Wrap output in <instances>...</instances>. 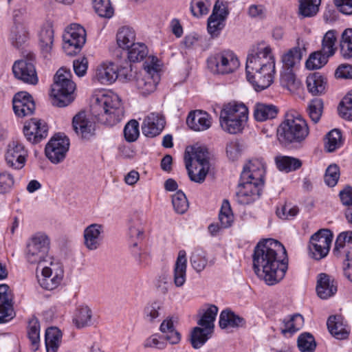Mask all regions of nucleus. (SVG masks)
<instances>
[{"label": "nucleus", "mask_w": 352, "mask_h": 352, "mask_svg": "<svg viewBox=\"0 0 352 352\" xmlns=\"http://www.w3.org/2000/svg\"><path fill=\"white\" fill-rule=\"evenodd\" d=\"M219 219L221 227L227 228L230 227L234 221V216L232 212L230 203L228 200H224L222 203L221 208L219 214Z\"/></svg>", "instance_id": "5fc2aeb1"}, {"label": "nucleus", "mask_w": 352, "mask_h": 352, "mask_svg": "<svg viewBox=\"0 0 352 352\" xmlns=\"http://www.w3.org/2000/svg\"><path fill=\"white\" fill-rule=\"evenodd\" d=\"M12 103L13 110L19 117L32 115L35 109V104L32 96L25 91L16 94L13 98Z\"/></svg>", "instance_id": "b1692460"}, {"label": "nucleus", "mask_w": 352, "mask_h": 352, "mask_svg": "<svg viewBox=\"0 0 352 352\" xmlns=\"http://www.w3.org/2000/svg\"><path fill=\"white\" fill-rule=\"evenodd\" d=\"M218 307L210 305L199 320L198 324L211 330L214 327V322L218 313Z\"/></svg>", "instance_id": "09e8293b"}, {"label": "nucleus", "mask_w": 352, "mask_h": 352, "mask_svg": "<svg viewBox=\"0 0 352 352\" xmlns=\"http://www.w3.org/2000/svg\"><path fill=\"white\" fill-rule=\"evenodd\" d=\"M146 222L143 214L135 213L131 217L129 225V235L131 239V252L137 264L142 268L148 266L151 263V256L145 250L138 248L139 241L144 236V226Z\"/></svg>", "instance_id": "0eeeda50"}, {"label": "nucleus", "mask_w": 352, "mask_h": 352, "mask_svg": "<svg viewBox=\"0 0 352 352\" xmlns=\"http://www.w3.org/2000/svg\"><path fill=\"white\" fill-rule=\"evenodd\" d=\"M61 331L56 327H50L45 332L47 352H57L61 342Z\"/></svg>", "instance_id": "58836bf2"}, {"label": "nucleus", "mask_w": 352, "mask_h": 352, "mask_svg": "<svg viewBox=\"0 0 352 352\" xmlns=\"http://www.w3.org/2000/svg\"><path fill=\"white\" fill-rule=\"evenodd\" d=\"M190 263L197 272H202L208 264L206 253L202 250H195L191 254Z\"/></svg>", "instance_id": "8fccbe9b"}, {"label": "nucleus", "mask_w": 352, "mask_h": 352, "mask_svg": "<svg viewBox=\"0 0 352 352\" xmlns=\"http://www.w3.org/2000/svg\"><path fill=\"white\" fill-rule=\"evenodd\" d=\"M208 61L210 67H214V71L220 74H231L240 65L237 56L230 50L219 52L210 56Z\"/></svg>", "instance_id": "9b49d317"}, {"label": "nucleus", "mask_w": 352, "mask_h": 352, "mask_svg": "<svg viewBox=\"0 0 352 352\" xmlns=\"http://www.w3.org/2000/svg\"><path fill=\"white\" fill-rule=\"evenodd\" d=\"M211 330L205 327H195L190 335V342L195 349H199L209 338Z\"/></svg>", "instance_id": "a18cd8bd"}, {"label": "nucleus", "mask_w": 352, "mask_h": 352, "mask_svg": "<svg viewBox=\"0 0 352 352\" xmlns=\"http://www.w3.org/2000/svg\"><path fill=\"white\" fill-rule=\"evenodd\" d=\"M63 50L67 54H76L86 41V31L78 24H72L63 36Z\"/></svg>", "instance_id": "f8f14e48"}, {"label": "nucleus", "mask_w": 352, "mask_h": 352, "mask_svg": "<svg viewBox=\"0 0 352 352\" xmlns=\"http://www.w3.org/2000/svg\"><path fill=\"white\" fill-rule=\"evenodd\" d=\"M135 40V31L129 27H122L117 32L116 41L119 47L128 50Z\"/></svg>", "instance_id": "c9c22d12"}, {"label": "nucleus", "mask_w": 352, "mask_h": 352, "mask_svg": "<svg viewBox=\"0 0 352 352\" xmlns=\"http://www.w3.org/2000/svg\"><path fill=\"white\" fill-rule=\"evenodd\" d=\"M275 162L277 168L285 173L294 171L302 166V162L299 159L289 156H276L275 157Z\"/></svg>", "instance_id": "4c0bfd02"}, {"label": "nucleus", "mask_w": 352, "mask_h": 352, "mask_svg": "<svg viewBox=\"0 0 352 352\" xmlns=\"http://www.w3.org/2000/svg\"><path fill=\"white\" fill-rule=\"evenodd\" d=\"M160 64L153 60L145 66V74L137 76L135 85L142 95L147 96L155 90L160 81Z\"/></svg>", "instance_id": "9d476101"}, {"label": "nucleus", "mask_w": 352, "mask_h": 352, "mask_svg": "<svg viewBox=\"0 0 352 352\" xmlns=\"http://www.w3.org/2000/svg\"><path fill=\"white\" fill-rule=\"evenodd\" d=\"M210 6L209 0H192L190 8L194 16L200 17L208 13Z\"/></svg>", "instance_id": "e2e57ef3"}, {"label": "nucleus", "mask_w": 352, "mask_h": 352, "mask_svg": "<svg viewBox=\"0 0 352 352\" xmlns=\"http://www.w3.org/2000/svg\"><path fill=\"white\" fill-rule=\"evenodd\" d=\"M265 165L262 159H253L248 162L241 174V181H248L263 185Z\"/></svg>", "instance_id": "a211bd4d"}, {"label": "nucleus", "mask_w": 352, "mask_h": 352, "mask_svg": "<svg viewBox=\"0 0 352 352\" xmlns=\"http://www.w3.org/2000/svg\"><path fill=\"white\" fill-rule=\"evenodd\" d=\"M118 76V67L113 63H102L95 71L93 80L102 85H111Z\"/></svg>", "instance_id": "a878e982"}, {"label": "nucleus", "mask_w": 352, "mask_h": 352, "mask_svg": "<svg viewBox=\"0 0 352 352\" xmlns=\"http://www.w3.org/2000/svg\"><path fill=\"white\" fill-rule=\"evenodd\" d=\"M39 45L43 54L47 56L52 50L54 42V30L52 24L45 23L38 33Z\"/></svg>", "instance_id": "2f4dec72"}, {"label": "nucleus", "mask_w": 352, "mask_h": 352, "mask_svg": "<svg viewBox=\"0 0 352 352\" xmlns=\"http://www.w3.org/2000/svg\"><path fill=\"white\" fill-rule=\"evenodd\" d=\"M298 347L301 352H314L316 343L314 336L309 333H304L298 338Z\"/></svg>", "instance_id": "6e6d98bb"}, {"label": "nucleus", "mask_w": 352, "mask_h": 352, "mask_svg": "<svg viewBox=\"0 0 352 352\" xmlns=\"http://www.w3.org/2000/svg\"><path fill=\"white\" fill-rule=\"evenodd\" d=\"M280 85L291 92H295L301 86L300 81L296 78L292 69L285 70L280 73Z\"/></svg>", "instance_id": "37998d69"}, {"label": "nucleus", "mask_w": 352, "mask_h": 352, "mask_svg": "<svg viewBox=\"0 0 352 352\" xmlns=\"http://www.w3.org/2000/svg\"><path fill=\"white\" fill-rule=\"evenodd\" d=\"M340 116L348 120H352V91L348 93L338 107Z\"/></svg>", "instance_id": "bf43d9fd"}, {"label": "nucleus", "mask_w": 352, "mask_h": 352, "mask_svg": "<svg viewBox=\"0 0 352 352\" xmlns=\"http://www.w3.org/2000/svg\"><path fill=\"white\" fill-rule=\"evenodd\" d=\"M28 337L33 346V349H38L40 342V323L36 318H32L29 320Z\"/></svg>", "instance_id": "49530a36"}, {"label": "nucleus", "mask_w": 352, "mask_h": 352, "mask_svg": "<svg viewBox=\"0 0 352 352\" xmlns=\"http://www.w3.org/2000/svg\"><path fill=\"white\" fill-rule=\"evenodd\" d=\"M229 14L227 7L217 1L213 8L211 15L208 19L207 29L212 37H217L226 25V20Z\"/></svg>", "instance_id": "dca6fc26"}, {"label": "nucleus", "mask_w": 352, "mask_h": 352, "mask_svg": "<svg viewBox=\"0 0 352 352\" xmlns=\"http://www.w3.org/2000/svg\"><path fill=\"white\" fill-rule=\"evenodd\" d=\"M340 177V168L336 164H331L326 170L324 182L330 187L335 186Z\"/></svg>", "instance_id": "338daca9"}, {"label": "nucleus", "mask_w": 352, "mask_h": 352, "mask_svg": "<svg viewBox=\"0 0 352 352\" xmlns=\"http://www.w3.org/2000/svg\"><path fill=\"white\" fill-rule=\"evenodd\" d=\"M21 16L22 12L21 10L14 11V23L10 29L9 39L12 45L16 48L25 45L30 38L28 28Z\"/></svg>", "instance_id": "f3484780"}, {"label": "nucleus", "mask_w": 352, "mask_h": 352, "mask_svg": "<svg viewBox=\"0 0 352 352\" xmlns=\"http://www.w3.org/2000/svg\"><path fill=\"white\" fill-rule=\"evenodd\" d=\"M91 318L92 311L91 309L88 306L83 305L76 309L73 322L77 328L81 329L92 324Z\"/></svg>", "instance_id": "ea45409f"}, {"label": "nucleus", "mask_w": 352, "mask_h": 352, "mask_svg": "<svg viewBox=\"0 0 352 352\" xmlns=\"http://www.w3.org/2000/svg\"><path fill=\"white\" fill-rule=\"evenodd\" d=\"M144 348H152L158 350H163L166 348L167 344L160 338V335L154 333L148 337L144 342Z\"/></svg>", "instance_id": "774afa93"}, {"label": "nucleus", "mask_w": 352, "mask_h": 352, "mask_svg": "<svg viewBox=\"0 0 352 352\" xmlns=\"http://www.w3.org/2000/svg\"><path fill=\"white\" fill-rule=\"evenodd\" d=\"M192 155L185 153L186 168L190 180L201 184L205 180L209 170L208 152L206 148L199 146L195 148Z\"/></svg>", "instance_id": "1a4fd4ad"}, {"label": "nucleus", "mask_w": 352, "mask_h": 352, "mask_svg": "<svg viewBox=\"0 0 352 352\" xmlns=\"http://www.w3.org/2000/svg\"><path fill=\"white\" fill-rule=\"evenodd\" d=\"M94 8L101 17L111 18L114 12L110 0H94Z\"/></svg>", "instance_id": "13d9d810"}, {"label": "nucleus", "mask_w": 352, "mask_h": 352, "mask_svg": "<svg viewBox=\"0 0 352 352\" xmlns=\"http://www.w3.org/2000/svg\"><path fill=\"white\" fill-rule=\"evenodd\" d=\"M69 148V140L60 133L53 136L45 146V155L53 164L63 161Z\"/></svg>", "instance_id": "4468645a"}, {"label": "nucleus", "mask_w": 352, "mask_h": 352, "mask_svg": "<svg viewBox=\"0 0 352 352\" xmlns=\"http://www.w3.org/2000/svg\"><path fill=\"white\" fill-rule=\"evenodd\" d=\"M162 309L163 302L162 300H155L148 302L143 311L144 319L149 323L155 322L156 319L160 316Z\"/></svg>", "instance_id": "a19ab883"}, {"label": "nucleus", "mask_w": 352, "mask_h": 352, "mask_svg": "<svg viewBox=\"0 0 352 352\" xmlns=\"http://www.w3.org/2000/svg\"><path fill=\"white\" fill-rule=\"evenodd\" d=\"M246 324L245 318L235 314L230 310L226 309L221 311L219 316V326L222 329L228 327H243Z\"/></svg>", "instance_id": "473e14b6"}, {"label": "nucleus", "mask_w": 352, "mask_h": 352, "mask_svg": "<svg viewBox=\"0 0 352 352\" xmlns=\"http://www.w3.org/2000/svg\"><path fill=\"white\" fill-rule=\"evenodd\" d=\"M34 59V55L29 54L25 59L16 61L12 66L14 76L25 83L36 85L38 79Z\"/></svg>", "instance_id": "2eb2a0df"}, {"label": "nucleus", "mask_w": 352, "mask_h": 352, "mask_svg": "<svg viewBox=\"0 0 352 352\" xmlns=\"http://www.w3.org/2000/svg\"><path fill=\"white\" fill-rule=\"evenodd\" d=\"M321 0H299V14L303 17H312L319 11Z\"/></svg>", "instance_id": "c03bdc74"}, {"label": "nucleus", "mask_w": 352, "mask_h": 352, "mask_svg": "<svg viewBox=\"0 0 352 352\" xmlns=\"http://www.w3.org/2000/svg\"><path fill=\"white\" fill-rule=\"evenodd\" d=\"M140 134L139 123L135 120L129 121L124 129V135L126 141L129 142L137 140Z\"/></svg>", "instance_id": "69168bd1"}, {"label": "nucleus", "mask_w": 352, "mask_h": 352, "mask_svg": "<svg viewBox=\"0 0 352 352\" xmlns=\"http://www.w3.org/2000/svg\"><path fill=\"white\" fill-rule=\"evenodd\" d=\"M352 243V231H345L341 232L337 237L333 253L336 256H340L342 250L344 249L346 245Z\"/></svg>", "instance_id": "680f3d73"}, {"label": "nucleus", "mask_w": 352, "mask_h": 352, "mask_svg": "<svg viewBox=\"0 0 352 352\" xmlns=\"http://www.w3.org/2000/svg\"><path fill=\"white\" fill-rule=\"evenodd\" d=\"M72 125L75 132L82 138H89L94 134V126L86 118L84 113H79L74 117Z\"/></svg>", "instance_id": "c756f323"}, {"label": "nucleus", "mask_w": 352, "mask_h": 352, "mask_svg": "<svg viewBox=\"0 0 352 352\" xmlns=\"http://www.w3.org/2000/svg\"><path fill=\"white\" fill-rule=\"evenodd\" d=\"M316 292L320 298L327 299L337 292V283L327 274H320L318 276Z\"/></svg>", "instance_id": "cd10ccee"}, {"label": "nucleus", "mask_w": 352, "mask_h": 352, "mask_svg": "<svg viewBox=\"0 0 352 352\" xmlns=\"http://www.w3.org/2000/svg\"><path fill=\"white\" fill-rule=\"evenodd\" d=\"M48 127L47 124L41 120L32 118L25 122L23 126V133L27 140L32 144L40 142L47 135Z\"/></svg>", "instance_id": "412c9836"}, {"label": "nucleus", "mask_w": 352, "mask_h": 352, "mask_svg": "<svg viewBox=\"0 0 352 352\" xmlns=\"http://www.w3.org/2000/svg\"><path fill=\"white\" fill-rule=\"evenodd\" d=\"M71 77V72L66 68L61 67L56 72L51 92L54 105L64 107L74 100L73 94L76 85Z\"/></svg>", "instance_id": "6e6552de"}, {"label": "nucleus", "mask_w": 352, "mask_h": 352, "mask_svg": "<svg viewBox=\"0 0 352 352\" xmlns=\"http://www.w3.org/2000/svg\"><path fill=\"white\" fill-rule=\"evenodd\" d=\"M336 32L333 30L328 31L323 37L321 52L329 57L333 56L336 50Z\"/></svg>", "instance_id": "864d4df0"}, {"label": "nucleus", "mask_w": 352, "mask_h": 352, "mask_svg": "<svg viewBox=\"0 0 352 352\" xmlns=\"http://www.w3.org/2000/svg\"><path fill=\"white\" fill-rule=\"evenodd\" d=\"M186 253L184 250H180L173 271L174 284L177 287H182L186 282Z\"/></svg>", "instance_id": "7c9ffc66"}, {"label": "nucleus", "mask_w": 352, "mask_h": 352, "mask_svg": "<svg viewBox=\"0 0 352 352\" xmlns=\"http://www.w3.org/2000/svg\"><path fill=\"white\" fill-rule=\"evenodd\" d=\"M248 80L255 90L262 91L273 82L275 73V60L269 46L259 45L248 56L246 62Z\"/></svg>", "instance_id": "f03ea898"}, {"label": "nucleus", "mask_w": 352, "mask_h": 352, "mask_svg": "<svg viewBox=\"0 0 352 352\" xmlns=\"http://www.w3.org/2000/svg\"><path fill=\"white\" fill-rule=\"evenodd\" d=\"M51 240L45 232H36L27 241L24 257L30 265L39 266L48 264L56 259L50 254Z\"/></svg>", "instance_id": "20e7f679"}, {"label": "nucleus", "mask_w": 352, "mask_h": 352, "mask_svg": "<svg viewBox=\"0 0 352 352\" xmlns=\"http://www.w3.org/2000/svg\"><path fill=\"white\" fill-rule=\"evenodd\" d=\"M103 226L92 223L85 228L83 232L84 245L89 250L98 249L103 241Z\"/></svg>", "instance_id": "5701e85b"}, {"label": "nucleus", "mask_w": 352, "mask_h": 352, "mask_svg": "<svg viewBox=\"0 0 352 352\" xmlns=\"http://www.w3.org/2000/svg\"><path fill=\"white\" fill-rule=\"evenodd\" d=\"M27 156L28 151L18 140H13L8 145L6 161L10 167L14 169L22 168L25 164Z\"/></svg>", "instance_id": "6ab92c4d"}, {"label": "nucleus", "mask_w": 352, "mask_h": 352, "mask_svg": "<svg viewBox=\"0 0 352 352\" xmlns=\"http://www.w3.org/2000/svg\"><path fill=\"white\" fill-rule=\"evenodd\" d=\"M42 267L41 278L38 279L40 285L47 290L56 288L63 278L64 271L61 263L55 260Z\"/></svg>", "instance_id": "ddd939ff"}, {"label": "nucleus", "mask_w": 352, "mask_h": 352, "mask_svg": "<svg viewBox=\"0 0 352 352\" xmlns=\"http://www.w3.org/2000/svg\"><path fill=\"white\" fill-rule=\"evenodd\" d=\"M186 124L193 131H204L211 126L212 119L207 112L195 110L188 114Z\"/></svg>", "instance_id": "bb28decb"}, {"label": "nucleus", "mask_w": 352, "mask_h": 352, "mask_svg": "<svg viewBox=\"0 0 352 352\" xmlns=\"http://www.w3.org/2000/svg\"><path fill=\"white\" fill-rule=\"evenodd\" d=\"M329 56L318 51L312 53L306 61V67L309 69L314 70L323 67L328 62Z\"/></svg>", "instance_id": "603ef678"}, {"label": "nucleus", "mask_w": 352, "mask_h": 352, "mask_svg": "<svg viewBox=\"0 0 352 352\" xmlns=\"http://www.w3.org/2000/svg\"><path fill=\"white\" fill-rule=\"evenodd\" d=\"M277 113L278 109L274 104L258 102L254 106V116L258 122L273 119Z\"/></svg>", "instance_id": "72a5a7b5"}, {"label": "nucleus", "mask_w": 352, "mask_h": 352, "mask_svg": "<svg viewBox=\"0 0 352 352\" xmlns=\"http://www.w3.org/2000/svg\"><path fill=\"white\" fill-rule=\"evenodd\" d=\"M306 83L309 92L316 96L324 92L327 79L319 73H314L307 78Z\"/></svg>", "instance_id": "f704fd0d"}, {"label": "nucleus", "mask_w": 352, "mask_h": 352, "mask_svg": "<svg viewBox=\"0 0 352 352\" xmlns=\"http://www.w3.org/2000/svg\"><path fill=\"white\" fill-rule=\"evenodd\" d=\"M323 111V102L320 98L311 100L307 107V113L311 121L316 124L320 120Z\"/></svg>", "instance_id": "3c124183"}, {"label": "nucleus", "mask_w": 352, "mask_h": 352, "mask_svg": "<svg viewBox=\"0 0 352 352\" xmlns=\"http://www.w3.org/2000/svg\"><path fill=\"white\" fill-rule=\"evenodd\" d=\"M127 52L131 62L141 61L148 54L147 47L142 43H135Z\"/></svg>", "instance_id": "de8ad7c7"}, {"label": "nucleus", "mask_w": 352, "mask_h": 352, "mask_svg": "<svg viewBox=\"0 0 352 352\" xmlns=\"http://www.w3.org/2000/svg\"><path fill=\"white\" fill-rule=\"evenodd\" d=\"M309 134L306 121L298 115L287 114L285 120L277 130V135L282 144L299 143Z\"/></svg>", "instance_id": "423d86ee"}, {"label": "nucleus", "mask_w": 352, "mask_h": 352, "mask_svg": "<svg viewBox=\"0 0 352 352\" xmlns=\"http://www.w3.org/2000/svg\"><path fill=\"white\" fill-rule=\"evenodd\" d=\"M261 186L248 181H241L236 192V201L242 205L253 203L258 199L261 194Z\"/></svg>", "instance_id": "aec40b11"}, {"label": "nucleus", "mask_w": 352, "mask_h": 352, "mask_svg": "<svg viewBox=\"0 0 352 352\" xmlns=\"http://www.w3.org/2000/svg\"><path fill=\"white\" fill-rule=\"evenodd\" d=\"M91 112L98 122L109 126L120 122L124 116L122 100L113 92H107L97 97L91 106Z\"/></svg>", "instance_id": "7ed1b4c3"}, {"label": "nucleus", "mask_w": 352, "mask_h": 352, "mask_svg": "<svg viewBox=\"0 0 352 352\" xmlns=\"http://www.w3.org/2000/svg\"><path fill=\"white\" fill-rule=\"evenodd\" d=\"M15 316L12 295L6 284L0 285V323L11 320Z\"/></svg>", "instance_id": "4be33fe9"}, {"label": "nucleus", "mask_w": 352, "mask_h": 352, "mask_svg": "<svg viewBox=\"0 0 352 352\" xmlns=\"http://www.w3.org/2000/svg\"><path fill=\"white\" fill-rule=\"evenodd\" d=\"M303 317L300 314H296L283 320L280 331L284 335L287 333H294L299 331L303 327Z\"/></svg>", "instance_id": "e433bc0d"}, {"label": "nucleus", "mask_w": 352, "mask_h": 352, "mask_svg": "<svg viewBox=\"0 0 352 352\" xmlns=\"http://www.w3.org/2000/svg\"><path fill=\"white\" fill-rule=\"evenodd\" d=\"M248 120V107L243 103L236 102L223 105L219 116L221 129L230 134L242 132Z\"/></svg>", "instance_id": "39448f33"}, {"label": "nucleus", "mask_w": 352, "mask_h": 352, "mask_svg": "<svg viewBox=\"0 0 352 352\" xmlns=\"http://www.w3.org/2000/svg\"><path fill=\"white\" fill-rule=\"evenodd\" d=\"M332 241V234L329 230H320L311 236L309 243L319 246L330 247Z\"/></svg>", "instance_id": "4d7b16f0"}, {"label": "nucleus", "mask_w": 352, "mask_h": 352, "mask_svg": "<svg viewBox=\"0 0 352 352\" xmlns=\"http://www.w3.org/2000/svg\"><path fill=\"white\" fill-rule=\"evenodd\" d=\"M327 325L330 333L336 339L344 340L348 338L349 330L341 316H331L327 320Z\"/></svg>", "instance_id": "c85d7f7f"}, {"label": "nucleus", "mask_w": 352, "mask_h": 352, "mask_svg": "<svg viewBox=\"0 0 352 352\" xmlns=\"http://www.w3.org/2000/svg\"><path fill=\"white\" fill-rule=\"evenodd\" d=\"M341 133L339 130L333 129L329 132L325 138L324 146L328 152H333L340 145Z\"/></svg>", "instance_id": "0e129e2a"}, {"label": "nucleus", "mask_w": 352, "mask_h": 352, "mask_svg": "<svg viewBox=\"0 0 352 352\" xmlns=\"http://www.w3.org/2000/svg\"><path fill=\"white\" fill-rule=\"evenodd\" d=\"M172 204L176 212L184 214L188 208V202L185 194L181 191H177L172 197Z\"/></svg>", "instance_id": "052dcab7"}, {"label": "nucleus", "mask_w": 352, "mask_h": 352, "mask_svg": "<svg viewBox=\"0 0 352 352\" xmlns=\"http://www.w3.org/2000/svg\"><path fill=\"white\" fill-rule=\"evenodd\" d=\"M164 117L157 113H151L144 120L142 125V133L149 138L161 133L165 126Z\"/></svg>", "instance_id": "393cba45"}, {"label": "nucleus", "mask_w": 352, "mask_h": 352, "mask_svg": "<svg viewBox=\"0 0 352 352\" xmlns=\"http://www.w3.org/2000/svg\"><path fill=\"white\" fill-rule=\"evenodd\" d=\"M302 55L300 47H295L289 50L282 57L283 69H292L300 63Z\"/></svg>", "instance_id": "79ce46f5"}, {"label": "nucleus", "mask_w": 352, "mask_h": 352, "mask_svg": "<svg viewBox=\"0 0 352 352\" xmlns=\"http://www.w3.org/2000/svg\"><path fill=\"white\" fill-rule=\"evenodd\" d=\"M287 252L278 241L267 239L259 242L254 249L253 266L255 273L269 285L281 280L287 270Z\"/></svg>", "instance_id": "f257e3e1"}]
</instances>
